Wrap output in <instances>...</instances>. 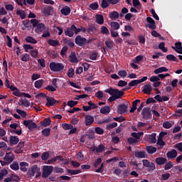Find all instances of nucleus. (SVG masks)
Wrapping results in <instances>:
<instances>
[{
  "instance_id": "1a4fd4ad",
  "label": "nucleus",
  "mask_w": 182,
  "mask_h": 182,
  "mask_svg": "<svg viewBox=\"0 0 182 182\" xmlns=\"http://www.w3.org/2000/svg\"><path fill=\"white\" fill-rule=\"evenodd\" d=\"M141 114L143 116V119L145 120H149L151 117V112L150 111L149 107H144L142 110Z\"/></svg>"
},
{
  "instance_id": "f257e3e1",
  "label": "nucleus",
  "mask_w": 182,
  "mask_h": 182,
  "mask_svg": "<svg viewBox=\"0 0 182 182\" xmlns=\"http://www.w3.org/2000/svg\"><path fill=\"white\" fill-rule=\"evenodd\" d=\"M105 93H109L111 96H114L117 100L118 99H122L124 96V92L119 90V89L108 88L105 90Z\"/></svg>"
},
{
  "instance_id": "cd10ccee",
  "label": "nucleus",
  "mask_w": 182,
  "mask_h": 182,
  "mask_svg": "<svg viewBox=\"0 0 182 182\" xmlns=\"http://www.w3.org/2000/svg\"><path fill=\"white\" fill-rule=\"evenodd\" d=\"M28 166L29 164H28V162H20V170L23 172L28 171V168H26V167H28Z\"/></svg>"
},
{
  "instance_id": "4c0bfd02",
  "label": "nucleus",
  "mask_w": 182,
  "mask_h": 182,
  "mask_svg": "<svg viewBox=\"0 0 182 182\" xmlns=\"http://www.w3.org/2000/svg\"><path fill=\"white\" fill-rule=\"evenodd\" d=\"M50 128H46L41 131V133L44 137H49L50 136Z\"/></svg>"
},
{
  "instance_id": "7c9ffc66",
  "label": "nucleus",
  "mask_w": 182,
  "mask_h": 182,
  "mask_svg": "<svg viewBox=\"0 0 182 182\" xmlns=\"http://www.w3.org/2000/svg\"><path fill=\"white\" fill-rule=\"evenodd\" d=\"M100 112L102 114H109L110 113V107L109 106L102 107Z\"/></svg>"
},
{
  "instance_id": "2eb2a0df",
  "label": "nucleus",
  "mask_w": 182,
  "mask_h": 182,
  "mask_svg": "<svg viewBox=\"0 0 182 182\" xmlns=\"http://www.w3.org/2000/svg\"><path fill=\"white\" fill-rule=\"evenodd\" d=\"M166 156L169 160H173V159H176L177 157V151L176 149H172L170 151L166 153Z\"/></svg>"
},
{
  "instance_id": "b1692460",
  "label": "nucleus",
  "mask_w": 182,
  "mask_h": 182,
  "mask_svg": "<svg viewBox=\"0 0 182 182\" xmlns=\"http://www.w3.org/2000/svg\"><path fill=\"white\" fill-rule=\"evenodd\" d=\"M140 103V100H136L132 102V107L129 110V113H134L137 110V104Z\"/></svg>"
},
{
  "instance_id": "a19ab883",
  "label": "nucleus",
  "mask_w": 182,
  "mask_h": 182,
  "mask_svg": "<svg viewBox=\"0 0 182 182\" xmlns=\"http://www.w3.org/2000/svg\"><path fill=\"white\" fill-rule=\"evenodd\" d=\"M49 156H50V154L49 153V151H45L41 155V159L43 161H46L49 159Z\"/></svg>"
},
{
  "instance_id": "0eeeda50",
  "label": "nucleus",
  "mask_w": 182,
  "mask_h": 182,
  "mask_svg": "<svg viewBox=\"0 0 182 182\" xmlns=\"http://www.w3.org/2000/svg\"><path fill=\"white\" fill-rule=\"evenodd\" d=\"M23 124L26 127H28V130H32L38 127L36 123L33 122L32 120H24Z\"/></svg>"
},
{
  "instance_id": "f8f14e48",
  "label": "nucleus",
  "mask_w": 182,
  "mask_h": 182,
  "mask_svg": "<svg viewBox=\"0 0 182 182\" xmlns=\"http://www.w3.org/2000/svg\"><path fill=\"white\" fill-rule=\"evenodd\" d=\"M4 160L8 164H11L15 160V155L12 152L6 153Z\"/></svg>"
},
{
  "instance_id": "69168bd1",
  "label": "nucleus",
  "mask_w": 182,
  "mask_h": 182,
  "mask_svg": "<svg viewBox=\"0 0 182 182\" xmlns=\"http://www.w3.org/2000/svg\"><path fill=\"white\" fill-rule=\"evenodd\" d=\"M174 149H177L181 153H182V142H179L173 146Z\"/></svg>"
},
{
  "instance_id": "f03ea898",
  "label": "nucleus",
  "mask_w": 182,
  "mask_h": 182,
  "mask_svg": "<svg viewBox=\"0 0 182 182\" xmlns=\"http://www.w3.org/2000/svg\"><path fill=\"white\" fill-rule=\"evenodd\" d=\"M50 69L52 72H62L65 69V65L62 63H50Z\"/></svg>"
},
{
  "instance_id": "4d7b16f0",
  "label": "nucleus",
  "mask_w": 182,
  "mask_h": 182,
  "mask_svg": "<svg viewBox=\"0 0 182 182\" xmlns=\"http://www.w3.org/2000/svg\"><path fill=\"white\" fill-rule=\"evenodd\" d=\"M118 75L120 76V77H126L127 76V71L125 70H122L118 72Z\"/></svg>"
},
{
  "instance_id": "2f4dec72",
  "label": "nucleus",
  "mask_w": 182,
  "mask_h": 182,
  "mask_svg": "<svg viewBox=\"0 0 182 182\" xmlns=\"http://www.w3.org/2000/svg\"><path fill=\"white\" fill-rule=\"evenodd\" d=\"M50 123H52L50 118H46L43 122H41V124L43 127H48V126H50Z\"/></svg>"
},
{
  "instance_id": "412c9836",
  "label": "nucleus",
  "mask_w": 182,
  "mask_h": 182,
  "mask_svg": "<svg viewBox=\"0 0 182 182\" xmlns=\"http://www.w3.org/2000/svg\"><path fill=\"white\" fill-rule=\"evenodd\" d=\"M69 59H70V63H79V60H77V57L76 56V54L75 53V52H72L70 54Z\"/></svg>"
},
{
  "instance_id": "a18cd8bd",
  "label": "nucleus",
  "mask_w": 182,
  "mask_h": 182,
  "mask_svg": "<svg viewBox=\"0 0 182 182\" xmlns=\"http://www.w3.org/2000/svg\"><path fill=\"white\" fill-rule=\"evenodd\" d=\"M52 9H53V8L50 6L45 8L43 9V14L44 15H50V12H52Z\"/></svg>"
},
{
  "instance_id": "052dcab7",
  "label": "nucleus",
  "mask_w": 182,
  "mask_h": 182,
  "mask_svg": "<svg viewBox=\"0 0 182 182\" xmlns=\"http://www.w3.org/2000/svg\"><path fill=\"white\" fill-rule=\"evenodd\" d=\"M41 36L42 38H50V33L49 32V28H48L46 31H43Z\"/></svg>"
},
{
  "instance_id": "5701e85b",
  "label": "nucleus",
  "mask_w": 182,
  "mask_h": 182,
  "mask_svg": "<svg viewBox=\"0 0 182 182\" xmlns=\"http://www.w3.org/2000/svg\"><path fill=\"white\" fill-rule=\"evenodd\" d=\"M46 29V26H45V23H40L36 28V33H41V32H43Z\"/></svg>"
},
{
  "instance_id": "e433bc0d",
  "label": "nucleus",
  "mask_w": 182,
  "mask_h": 182,
  "mask_svg": "<svg viewBox=\"0 0 182 182\" xmlns=\"http://www.w3.org/2000/svg\"><path fill=\"white\" fill-rule=\"evenodd\" d=\"M10 168L14 171H18V170H19V164L16 161H14L12 164L10 165Z\"/></svg>"
},
{
  "instance_id": "de8ad7c7",
  "label": "nucleus",
  "mask_w": 182,
  "mask_h": 182,
  "mask_svg": "<svg viewBox=\"0 0 182 182\" xmlns=\"http://www.w3.org/2000/svg\"><path fill=\"white\" fill-rule=\"evenodd\" d=\"M127 142L129 143V144H137V143H139V140L133 137H130L127 139Z\"/></svg>"
},
{
  "instance_id": "20e7f679",
  "label": "nucleus",
  "mask_w": 182,
  "mask_h": 182,
  "mask_svg": "<svg viewBox=\"0 0 182 182\" xmlns=\"http://www.w3.org/2000/svg\"><path fill=\"white\" fill-rule=\"evenodd\" d=\"M53 171V166H45L43 168L42 177L43 178H48L50 174H52Z\"/></svg>"
},
{
  "instance_id": "3c124183",
  "label": "nucleus",
  "mask_w": 182,
  "mask_h": 182,
  "mask_svg": "<svg viewBox=\"0 0 182 182\" xmlns=\"http://www.w3.org/2000/svg\"><path fill=\"white\" fill-rule=\"evenodd\" d=\"M109 1H107V0H102L101 1V8H102L103 9H106V8H109Z\"/></svg>"
},
{
  "instance_id": "423d86ee",
  "label": "nucleus",
  "mask_w": 182,
  "mask_h": 182,
  "mask_svg": "<svg viewBox=\"0 0 182 182\" xmlns=\"http://www.w3.org/2000/svg\"><path fill=\"white\" fill-rule=\"evenodd\" d=\"M39 168H38V165H33L32 167H31V170H28V176H30L31 177H35V175H36V177L38 178L39 177Z\"/></svg>"
},
{
  "instance_id": "6e6552de",
  "label": "nucleus",
  "mask_w": 182,
  "mask_h": 182,
  "mask_svg": "<svg viewBox=\"0 0 182 182\" xmlns=\"http://www.w3.org/2000/svg\"><path fill=\"white\" fill-rule=\"evenodd\" d=\"M147 79V76H145L140 80H134L131 81L128 85L129 87H133V86H137V85H139V83H143V82H146Z\"/></svg>"
},
{
  "instance_id": "e2e57ef3",
  "label": "nucleus",
  "mask_w": 182,
  "mask_h": 182,
  "mask_svg": "<svg viewBox=\"0 0 182 182\" xmlns=\"http://www.w3.org/2000/svg\"><path fill=\"white\" fill-rule=\"evenodd\" d=\"M67 105L70 106V107H75V106L77 105V101L70 100L68 102Z\"/></svg>"
},
{
  "instance_id": "864d4df0",
  "label": "nucleus",
  "mask_w": 182,
  "mask_h": 182,
  "mask_svg": "<svg viewBox=\"0 0 182 182\" xmlns=\"http://www.w3.org/2000/svg\"><path fill=\"white\" fill-rule=\"evenodd\" d=\"M97 29H96V27H95V26H90L87 30V32H88L90 34V33H95Z\"/></svg>"
},
{
  "instance_id": "a211bd4d",
  "label": "nucleus",
  "mask_w": 182,
  "mask_h": 182,
  "mask_svg": "<svg viewBox=\"0 0 182 182\" xmlns=\"http://www.w3.org/2000/svg\"><path fill=\"white\" fill-rule=\"evenodd\" d=\"M105 149H106V147L105 146V145L101 144L98 146V147L93 146L92 148V151H96V153H103V151H105Z\"/></svg>"
},
{
  "instance_id": "4be33fe9",
  "label": "nucleus",
  "mask_w": 182,
  "mask_h": 182,
  "mask_svg": "<svg viewBox=\"0 0 182 182\" xmlns=\"http://www.w3.org/2000/svg\"><path fill=\"white\" fill-rule=\"evenodd\" d=\"M155 161L158 166H163V164H166V163H167V158L158 157L155 159Z\"/></svg>"
},
{
  "instance_id": "ddd939ff",
  "label": "nucleus",
  "mask_w": 182,
  "mask_h": 182,
  "mask_svg": "<svg viewBox=\"0 0 182 182\" xmlns=\"http://www.w3.org/2000/svg\"><path fill=\"white\" fill-rule=\"evenodd\" d=\"M94 122H95V117L93 116L92 115L85 116V126H92Z\"/></svg>"
},
{
  "instance_id": "7ed1b4c3",
  "label": "nucleus",
  "mask_w": 182,
  "mask_h": 182,
  "mask_svg": "<svg viewBox=\"0 0 182 182\" xmlns=\"http://www.w3.org/2000/svg\"><path fill=\"white\" fill-rule=\"evenodd\" d=\"M75 43L78 46H85L87 43H90V40L87 41L86 38L82 37V36H77L75 38Z\"/></svg>"
},
{
  "instance_id": "4468645a",
  "label": "nucleus",
  "mask_w": 182,
  "mask_h": 182,
  "mask_svg": "<svg viewBox=\"0 0 182 182\" xmlns=\"http://www.w3.org/2000/svg\"><path fill=\"white\" fill-rule=\"evenodd\" d=\"M143 87H144V89H143L142 92L145 95H150V93H151V92H153V87H151V84H146Z\"/></svg>"
},
{
  "instance_id": "9d476101",
  "label": "nucleus",
  "mask_w": 182,
  "mask_h": 182,
  "mask_svg": "<svg viewBox=\"0 0 182 182\" xmlns=\"http://www.w3.org/2000/svg\"><path fill=\"white\" fill-rule=\"evenodd\" d=\"M146 22H148L149 24L146 26H148L149 29H152L153 31H154V29L157 28V26L156 25V21L151 17H147Z\"/></svg>"
},
{
  "instance_id": "338daca9",
  "label": "nucleus",
  "mask_w": 182,
  "mask_h": 182,
  "mask_svg": "<svg viewBox=\"0 0 182 182\" xmlns=\"http://www.w3.org/2000/svg\"><path fill=\"white\" fill-rule=\"evenodd\" d=\"M105 45L108 49H113V41H106Z\"/></svg>"
},
{
  "instance_id": "37998d69",
  "label": "nucleus",
  "mask_w": 182,
  "mask_h": 182,
  "mask_svg": "<svg viewBox=\"0 0 182 182\" xmlns=\"http://www.w3.org/2000/svg\"><path fill=\"white\" fill-rule=\"evenodd\" d=\"M43 85V80L42 79L36 81L34 83V86L36 89H41Z\"/></svg>"
},
{
  "instance_id": "09e8293b",
  "label": "nucleus",
  "mask_w": 182,
  "mask_h": 182,
  "mask_svg": "<svg viewBox=\"0 0 182 182\" xmlns=\"http://www.w3.org/2000/svg\"><path fill=\"white\" fill-rule=\"evenodd\" d=\"M114 127H117V122H113L112 124H108L106 126L107 130H111V129H114Z\"/></svg>"
},
{
  "instance_id": "c9c22d12",
  "label": "nucleus",
  "mask_w": 182,
  "mask_h": 182,
  "mask_svg": "<svg viewBox=\"0 0 182 182\" xmlns=\"http://www.w3.org/2000/svg\"><path fill=\"white\" fill-rule=\"evenodd\" d=\"M143 134H144V133L143 132H132L131 134V136H132V137H134L136 140H140V138L141 137V136H143Z\"/></svg>"
},
{
  "instance_id": "393cba45",
  "label": "nucleus",
  "mask_w": 182,
  "mask_h": 182,
  "mask_svg": "<svg viewBox=\"0 0 182 182\" xmlns=\"http://www.w3.org/2000/svg\"><path fill=\"white\" fill-rule=\"evenodd\" d=\"M60 12L62 15L68 16V15H70V7L65 6V7L61 9Z\"/></svg>"
},
{
  "instance_id": "680f3d73",
  "label": "nucleus",
  "mask_w": 182,
  "mask_h": 182,
  "mask_svg": "<svg viewBox=\"0 0 182 182\" xmlns=\"http://www.w3.org/2000/svg\"><path fill=\"white\" fill-rule=\"evenodd\" d=\"M173 162L169 161L165 164L164 170H170V168H173Z\"/></svg>"
},
{
  "instance_id": "c756f323",
  "label": "nucleus",
  "mask_w": 182,
  "mask_h": 182,
  "mask_svg": "<svg viewBox=\"0 0 182 182\" xmlns=\"http://www.w3.org/2000/svg\"><path fill=\"white\" fill-rule=\"evenodd\" d=\"M163 72H168V68L166 67L159 68L154 70V73H155V75H159V73H163Z\"/></svg>"
},
{
  "instance_id": "bf43d9fd",
  "label": "nucleus",
  "mask_w": 182,
  "mask_h": 182,
  "mask_svg": "<svg viewBox=\"0 0 182 182\" xmlns=\"http://www.w3.org/2000/svg\"><path fill=\"white\" fill-rule=\"evenodd\" d=\"M68 77H73V76H75V69L73 68H70L68 70Z\"/></svg>"
},
{
  "instance_id": "473e14b6",
  "label": "nucleus",
  "mask_w": 182,
  "mask_h": 182,
  "mask_svg": "<svg viewBox=\"0 0 182 182\" xmlns=\"http://www.w3.org/2000/svg\"><path fill=\"white\" fill-rule=\"evenodd\" d=\"M146 151L149 154H153L157 151V148L152 146H146Z\"/></svg>"
},
{
  "instance_id": "13d9d810",
  "label": "nucleus",
  "mask_w": 182,
  "mask_h": 182,
  "mask_svg": "<svg viewBox=\"0 0 182 182\" xmlns=\"http://www.w3.org/2000/svg\"><path fill=\"white\" fill-rule=\"evenodd\" d=\"M29 59H31V55L28 53L24 54L21 58L22 62H28Z\"/></svg>"
},
{
  "instance_id": "49530a36",
  "label": "nucleus",
  "mask_w": 182,
  "mask_h": 182,
  "mask_svg": "<svg viewBox=\"0 0 182 182\" xmlns=\"http://www.w3.org/2000/svg\"><path fill=\"white\" fill-rule=\"evenodd\" d=\"M16 15H18L21 18V19H25V18H26V14H25V11L22 10H18L16 11Z\"/></svg>"
},
{
  "instance_id": "bb28decb",
  "label": "nucleus",
  "mask_w": 182,
  "mask_h": 182,
  "mask_svg": "<svg viewBox=\"0 0 182 182\" xmlns=\"http://www.w3.org/2000/svg\"><path fill=\"white\" fill-rule=\"evenodd\" d=\"M18 105L24 106V107H29L31 106V102L25 98L24 100H21V102H18Z\"/></svg>"
},
{
  "instance_id": "f704fd0d",
  "label": "nucleus",
  "mask_w": 182,
  "mask_h": 182,
  "mask_svg": "<svg viewBox=\"0 0 182 182\" xmlns=\"http://www.w3.org/2000/svg\"><path fill=\"white\" fill-rule=\"evenodd\" d=\"M110 26L111 28H112V29H114V31H117L118 29H120V24L117 21L111 22Z\"/></svg>"
},
{
  "instance_id": "39448f33",
  "label": "nucleus",
  "mask_w": 182,
  "mask_h": 182,
  "mask_svg": "<svg viewBox=\"0 0 182 182\" xmlns=\"http://www.w3.org/2000/svg\"><path fill=\"white\" fill-rule=\"evenodd\" d=\"M127 109H129V102L121 104L118 106L117 112L119 114H126L127 113Z\"/></svg>"
},
{
  "instance_id": "0e129e2a",
  "label": "nucleus",
  "mask_w": 182,
  "mask_h": 182,
  "mask_svg": "<svg viewBox=\"0 0 182 182\" xmlns=\"http://www.w3.org/2000/svg\"><path fill=\"white\" fill-rule=\"evenodd\" d=\"M95 133L97 134H103V133H105V130H103V129H102L99 127H95Z\"/></svg>"
},
{
  "instance_id": "c03bdc74",
  "label": "nucleus",
  "mask_w": 182,
  "mask_h": 182,
  "mask_svg": "<svg viewBox=\"0 0 182 182\" xmlns=\"http://www.w3.org/2000/svg\"><path fill=\"white\" fill-rule=\"evenodd\" d=\"M89 8L92 9V11H96L97 9H99V4L97 2L92 3L90 4Z\"/></svg>"
},
{
  "instance_id": "603ef678",
  "label": "nucleus",
  "mask_w": 182,
  "mask_h": 182,
  "mask_svg": "<svg viewBox=\"0 0 182 182\" xmlns=\"http://www.w3.org/2000/svg\"><path fill=\"white\" fill-rule=\"evenodd\" d=\"M136 157L138 159H144L146 157V152L144 151H139L135 154Z\"/></svg>"
},
{
  "instance_id": "dca6fc26",
  "label": "nucleus",
  "mask_w": 182,
  "mask_h": 182,
  "mask_svg": "<svg viewBox=\"0 0 182 182\" xmlns=\"http://www.w3.org/2000/svg\"><path fill=\"white\" fill-rule=\"evenodd\" d=\"M172 49H174V50L177 53H180L181 55H182V46H181V42H177L175 43V47L172 46L171 47Z\"/></svg>"
},
{
  "instance_id": "5fc2aeb1",
  "label": "nucleus",
  "mask_w": 182,
  "mask_h": 182,
  "mask_svg": "<svg viewBox=\"0 0 182 182\" xmlns=\"http://www.w3.org/2000/svg\"><path fill=\"white\" fill-rule=\"evenodd\" d=\"M63 128L64 130H70V129H73V125L70 124H63Z\"/></svg>"
},
{
  "instance_id": "8fccbe9b",
  "label": "nucleus",
  "mask_w": 182,
  "mask_h": 182,
  "mask_svg": "<svg viewBox=\"0 0 182 182\" xmlns=\"http://www.w3.org/2000/svg\"><path fill=\"white\" fill-rule=\"evenodd\" d=\"M30 55H31V56H32V58H35L36 59V58H38V56H39V51H38V50H31Z\"/></svg>"
},
{
  "instance_id": "aec40b11",
  "label": "nucleus",
  "mask_w": 182,
  "mask_h": 182,
  "mask_svg": "<svg viewBox=\"0 0 182 182\" xmlns=\"http://www.w3.org/2000/svg\"><path fill=\"white\" fill-rule=\"evenodd\" d=\"M96 21L95 22L98 23V25H103L105 23V18L102 14H97L95 16Z\"/></svg>"
},
{
  "instance_id": "6e6d98bb",
  "label": "nucleus",
  "mask_w": 182,
  "mask_h": 182,
  "mask_svg": "<svg viewBox=\"0 0 182 182\" xmlns=\"http://www.w3.org/2000/svg\"><path fill=\"white\" fill-rule=\"evenodd\" d=\"M16 112L20 114V116H21V117H26V114H28L26 113V112L23 111V110H21L20 109H16Z\"/></svg>"
},
{
  "instance_id": "72a5a7b5",
  "label": "nucleus",
  "mask_w": 182,
  "mask_h": 182,
  "mask_svg": "<svg viewBox=\"0 0 182 182\" xmlns=\"http://www.w3.org/2000/svg\"><path fill=\"white\" fill-rule=\"evenodd\" d=\"M157 136V134L156 133H152L151 134L149 135V140H150V143H152L153 144H154L155 143L157 142V139H156Z\"/></svg>"
},
{
  "instance_id": "f3484780",
  "label": "nucleus",
  "mask_w": 182,
  "mask_h": 182,
  "mask_svg": "<svg viewBox=\"0 0 182 182\" xmlns=\"http://www.w3.org/2000/svg\"><path fill=\"white\" fill-rule=\"evenodd\" d=\"M19 143V138L16 136H10L9 137V144L11 146H15Z\"/></svg>"
},
{
  "instance_id": "774afa93",
  "label": "nucleus",
  "mask_w": 182,
  "mask_h": 182,
  "mask_svg": "<svg viewBox=\"0 0 182 182\" xmlns=\"http://www.w3.org/2000/svg\"><path fill=\"white\" fill-rule=\"evenodd\" d=\"M171 123H170V122H165L163 123V127L164 129H171Z\"/></svg>"
},
{
  "instance_id": "ea45409f",
  "label": "nucleus",
  "mask_w": 182,
  "mask_h": 182,
  "mask_svg": "<svg viewBox=\"0 0 182 182\" xmlns=\"http://www.w3.org/2000/svg\"><path fill=\"white\" fill-rule=\"evenodd\" d=\"M67 172L69 173V174H71V176H75L76 174H80V173H82V170H80V169H77V170L68 169Z\"/></svg>"
},
{
  "instance_id": "a878e982",
  "label": "nucleus",
  "mask_w": 182,
  "mask_h": 182,
  "mask_svg": "<svg viewBox=\"0 0 182 182\" xmlns=\"http://www.w3.org/2000/svg\"><path fill=\"white\" fill-rule=\"evenodd\" d=\"M119 16L120 15L119 14V12L116 11L109 13V18L112 19V21H116V19H119Z\"/></svg>"
},
{
  "instance_id": "6ab92c4d",
  "label": "nucleus",
  "mask_w": 182,
  "mask_h": 182,
  "mask_svg": "<svg viewBox=\"0 0 182 182\" xmlns=\"http://www.w3.org/2000/svg\"><path fill=\"white\" fill-rule=\"evenodd\" d=\"M73 26L72 25L70 28H68L67 30L65 31V35L66 36H69V38H73V35H75V30H73Z\"/></svg>"
},
{
  "instance_id": "79ce46f5",
  "label": "nucleus",
  "mask_w": 182,
  "mask_h": 182,
  "mask_svg": "<svg viewBox=\"0 0 182 182\" xmlns=\"http://www.w3.org/2000/svg\"><path fill=\"white\" fill-rule=\"evenodd\" d=\"M26 41L27 42V43H33V45H36V43H38V41H36L35 38H32L31 36L26 37Z\"/></svg>"
},
{
  "instance_id": "9b49d317",
  "label": "nucleus",
  "mask_w": 182,
  "mask_h": 182,
  "mask_svg": "<svg viewBox=\"0 0 182 182\" xmlns=\"http://www.w3.org/2000/svg\"><path fill=\"white\" fill-rule=\"evenodd\" d=\"M46 100L47 102L46 104V106H47V107H52V106H54L55 105H56V103H59V101L55 100V98L53 97H50L48 96L46 97Z\"/></svg>"
},
{
  "instance_id": "58836bf2",
  "label": "nucleus",
  "mask_w": 182,
  "mask_h": 182,
  "mask_svg": "<svg viewBox=\"0 0 182 182\" xmlns=\"http://www.w3.org/2000/svg\"><path fill=\"white\" fill-rule=\"evenodd\" d=\"M167 60H169L170 62H178V59L176 58V56L173 54H169L166 55Z\"/></svg>"
},
{
  "instance_id": "c85d7f7f",
  "label": "nucleus",
  "mask_w": 182,
  "mask_h": 182,
  "mask_svg": "<svg viewBox=\"0 0 182 182\" xmlns=\"http://www.w3.org/2000/svg\"><path fill=\"white\" fill-rule=\"evenodd\" d=\"M48 45H50V46H53L54 48H56V46H59V45H60V43L58 40H52V39H49L48 41Z\"/></svg>"
}]
</instances>
